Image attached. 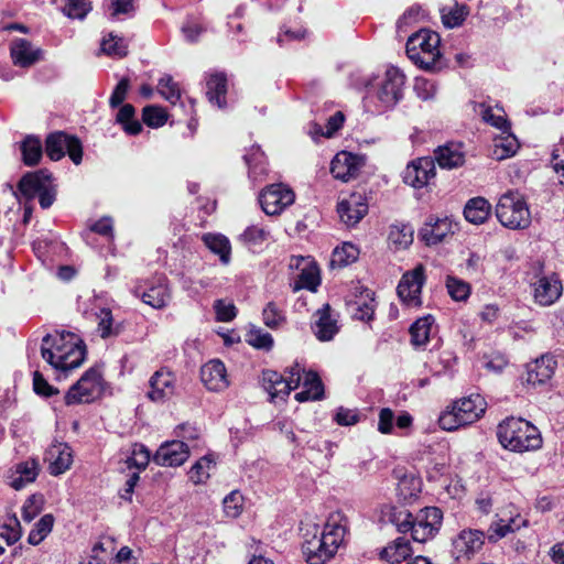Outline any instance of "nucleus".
I'll return each mask as SVG.
<instances>
[{"label":"nucleus","instance_id":"obj_1","mask_svg":"<svg viewBox=\"0 0 564 564\" xmlns=\"http://www.w3.org/2000/svg\"><path fill=\"white\" fill-rule=\"evenodd\" d=\"M41 355L55 370L66 372L84 362L86 346L73 333L46 335L43 338Z\"/></svg>","mask_w":564,"mask_h":564},{"label":"nucleus","instance_id":"obj_2","mask_svg":"<svg viewBox=\"0 0 564 564\" xmlns=\"http://www.w3.org/2000/svg\"><path fill=\"white\" fill-rule=\"evenodd\" d=\"M348 530V519L341 511L332 512L316 542H307L305 555L308 564H325L333 558L345 544Z\"/></svg>","mask_w":564,"mask_h":564},{"label":"nucleus","instance_id":"obj_3","mask_svg":"<svg viewBox=\"0 0 564 564\" xmlns=\"http://www.w3.org/2000/svg\"><path fill=\"white\" fill-rule=\"evenodd\" d=\"M400 533H410L417 543H427L440 532L443 523V512L437 507H425L416 513L406 509L394 510L391 518Z\"/></svg>","mask_w":564,"mask_h":564},{"label":"nucleus","instance_id":"obj_4","mask_svg":"<svg viewBox=\"0 0 564 564\" xmlns=\"http://www.w3.org/2000/svg\"><path fill=\"white\" fill-rule=\"evenodd\" d=\"M497 437L503 448L514 453L536 451L543 445L539 429L517 416H509L498 424Z\"/></svg>","mask_w":564,"mask_h":564},{"label":"nucleus","instance_id":"obj_5","mask_svg":"<svg viewBox=\"0 0 564 564\" xmlns=\"http://www.w3.org/2000/svg\"><path fill=\"white\" fill-rule=\"evenodd\" d=\"M486 408L487 403L480 394L464 397L441 413L438 424L444 431H455L478 421L484 415Z\"/></svg>","mask_w":564,"mask_h":564},{"label":"nucleus","instance_id":"obj_6","mask_svg":"<svg viewBox=\"0 0 564 564\" xmlns=\"http://www.w3.org/2000/svg\"><path fill=\"white\" fill-rule=\"evenodd\" d=\"M441 37L436 32L420 30L412 34L406 42V54L416 65L433 69L441 65Z\"/></svg>","mask_w":564,"mask_h":564},{"label":"nucleus","instance_id":"obj_7","mask_svg":"<svg viewBox=\"0 0 564 564\" xmlns=\"http://www.w3.org/2000/svg\"><path fill=\"white\" fill-rule=\"evenodd\" d=\"M496 216L502 226L510 229L527 228L531 223L527 202L518 192H508L500 197Z\"/></svg>","mask_w":564,"mask_h":564},{"label":"nucleus","instance_id":"obj_8","mask_svg":"<svg viewBox=\"0 0 564 564\" xmlns=\"http://www.w3.org/2000/svg\"><path fill=\"white\" fill-rule=\"evenodd\" d=\"M106 382L100 369L89 368L65 394V403L75 405L91 403L98 400L105 391Z\"/></svg>","mask_w":564,"mask_h":564},{"label":"nucleus","instance_id":"obj_9","mask_svg":"<svg viewBox=\"0 0 564 564\" xmlns=\"http://www.w3.org/2000/svg\"><path fill=\"white\" fill-rule=\"evenodd\" d=\"M259 202L267 215L275 216L283 213L295 202V193L286 184H271L261 191Z\"/></svg>","mask_w":564,"mask_h":564},{"label":"nucleus","instance_id":"obj_10","mask_svg":"<svg viewBox=\"0 0 564 564\" xmlns=\"http://www.w3.org/2000/svg\"><path fill=\"white\" fill-rule=\"evenodd\" d=\"M45 151L50 159L57 161L66 153L78 165L83 159V147L78 138L64 132H55L47 137Z\"/></svg>","mask_w":564,"mask_h":564},{"label":"nucleus","instance_id":"obj_11","mask_svg":"<svg viewBox=\"0 0 564 564\" xmlns=\"http://www.w3.org/2000/svg\"><path fill=\"white\" fill-rule=\"evenodd\" d=\"M425 282V268L423 264L405 272L398 285V295L408 307H420L422 304V288Z\"/></svg>","mask_w":564,"mask_h":564},{"label":"nucleus","instance_id":"obj_12","mask_svg":"<svg viewBox=\"0 0 564 564\" xmlns=\"http://www.w3.org/2000/svg\"><path fill=\"white\" fill-rule=\"evenodd\" d=\"M294 377V389L302 390L295 394L299 402L319 400L324 395V386L318 375L314 371H306L299 364L292 366L289 370Z\"/></svg>","mask_w":564,"mask_h":564},{"label":"nucleus","instance_id":"obj_13","mask_svg":"<svg viewBox=\"0 0 564 564\" xmlns=\"http://www.w3.org/2000/svg\"><path fill=\"white\" fill-rule=\"evenodd\" d=\"M484 543L485 534L482 531L476 529H464L452 540L451 552L456 561H469L481 550Z\"/></svg>","mask_w":564,"mask_h":564},{"label":"nucleus","instance_id":"obj_14","mask_svg":"<svg viewBox=\"0 0 564 564\" xmlns=\"http://www.w3.org/2000/svg\"><path fill=\"white\" fill-rule=\"evenodd\" d=\"M290 269L297 271V279L294 282L293 291L302 289L315 291L319 285V269L312 258L293 257L290 261Z\"/></svg>","mask_w":564,"mask_h":564},{"label":"nucleus","instance_id":"obj_15","mask_svg":"<svg viewBox=\"0 0 564 564\" xmlns=\"http://www.w3.org/2000/svg\"><path fill=\"white\" fill-rule=\"evenodd\" d=\"M533 299L541 306H550L562 295L563 285L556 273L540 274L532 284Z\"/></svg>","mask_w":564,"mask_h":564},{"label":"nucleus","instance_id":"obj_16","mask_svg":"<svg viewBox=\"0 0 564 564\" xmlns=\"http://www.w3.org/2000/svg\"><path fill=\"white\" fill-rule=\"evenodd\" d=\"M340 220L348 227L356 226L368 213V200L362 193H351L337 205Z\"/></svg>","mask_w":564,"mask_h":564},{"label":"nucleus","instance_id":"obj_17","mask_svg":"<svg viewBox=\"0 0 564 564\" xmlns=\"http://www.w3.org/2000/svg\"><path fill=\"white\" fill-rule=\"evenodd\" d=\"M435 177V164L432 158H419L408 164L404 182L414 188L426 186Z\"/></svg>","mask_w":564,"mask_h":564},{"label":"nucleus","instance_id":"obj_18","mask_svg":"<svg viewBox=\"0 0 564 564\" xmlns=\"http://www.w3.org/2000/svg\"><path fill=\"white\" fill-rule=\"evenodd\" d=\"M188 457L189 449L184 442L171 441L159 447L153 460L160 466L176 467L183 465Z\"/></svg>","mask_w":564,"mask_h":564},{"label":"nucleus","instance_id":"obj_19","mask_svg":"<svg viewBox=\"0 0 564 564\" xmlns=\"http://www.w3.org/2000/svg\"><path fill=\"white\" fill-rule=\"evenodd\" d=\"M457 226L451 217H431L421 228L420 235L427 245H437L454 235Z\"/></svg>","mask_w":564,"mask_h":564},{"label":"nucleus","instance_id":"obj_20","mask_svg":"<svg viewBox=\"0 0 564 564\" xmlns=\"http://www.w3.org/2000/svg\"><path fill=\"white\" fill-rule=\"evenodd\" d=\"M364 166V159L349 152H339L332 161L330 172L337 180L347 182L356 177Z\"/></svg>","mask_w":564,"mask_h":564},{"label":"nucleus","instance_id":"obj_21","mask_svg":"<svg viewBox=\"0 0 564 564\" xmlns=\"http://www.w3.org/2000/svg\"><path fill=\"white\" fill-rule=\"evenodd\" d=\"M150 387L149 398L155 402L164 401L175 394L176 378L169 369L161 368L152 376Z\"/></svg>","mask_w":564,"mask_h":564},{"label":"nucleus","instance_id":"obj_22","mask_svg":"<svg viewBox=\"0 0 564 564\" xmlns=\"http://www.w3.org/2000/svg\"><path fill=\"white\" fill-rule=\"evenodd\" d=\"M52 183V175L46 170L25 174L18 184L20 196L31 202Z\"/></svg>","mask_w":564,"mask_h":564},{"label":"nucleus","instance_id":"obj_23","mask_svg":"<svg viewBox=\"0 0 564 564\" xmlns=\"http://www.w3.org/2000/svg\"><path fill=\"white\" fill-rule=\"evenodd\" d=\"M45 459L48 463L50 474L59 476L72 466L73 451L65 443H54L47 448Z\"/></svg>","mask_w":564,"mask_h":564},{"label":"nucleus","instance_id":"obj_24","mask_svg":"<svg viewBox=\"0 0 564 564\" xmlns=\"http://www.w3.org/2000/svg\"><path fill=\"white\" fill-rule=\"evenodd\" d=\"M315 322L312 326L313 333L321 341H328L338 333L339 326L337 319L332 314L329 304H324L315 313Z\"/></svg>","mask_w":564,"mask_h":564},{"label":"nucleus","instance_id":"obj_25","mask_svg":"<svg viewBox=\"0 0 564 564\" xmlns=\"http://www.w3.org/2000/svg\"><path fill=\"white\" fill-rule=\"evenodd\" d=\"M204 386L210 391H223L229 386L227 370L219 360H210L200 369Z\"/></svg>","mask_w":564,"mask_h":564},{"label":"nucleus","instance_id":"obj_26","mask_svg":"<svg viewBox=\"0 0 564 564\" xmlns=\"http://www.w3.org/2000/svg\"><path fill=\"white\" fill-rule=\"evenodd\" d=\"M404 84V76L397 69L387 72V78L382 83L378 94V98L384 108L394 106L402 95V86Z\"/></svg>","mask_w":564,"mask_h":564},{"label":"nucleus","instance_id":"obj_27","mask_svg":"<svg viewBox=\"0 0 564 564\" xmlns=\"http://www.w3.org/2000/svg\"><path fill=\"white\" fill-rule=\"evenodd\" d=\"M294 377L289 373V378L284 379L282 375L265 370L262 372V384L265 391L270 394L271 400L284 399L294 390Z\"/></svg>","mask_w":564,"mask_h":564},{"label":"nucleus","instance_id":"obj_28","mask_svg":"<svg viewBox=\"0 0 564 564\" xmlns=\"http://www.w3.org/2000/svg\"><path fill=\"white\" fill-rule=\"evenodd\" d=\"M413 553L412 545L409 540L403 536L394 539L379 552L380 560L387 564H401Z\"/></svg>","mask_w":564,"mask_h":564},{"label":"nucleus","instance_id":"obj_29","mask_svg":"<svg viewBox=\"0 0 564 564\" xmlns=\"http://www.w3.org/2000/svg\"><path fill=\"white\" fill-rule=\"evenodd\" d=\"M39 471L40 465L34 458L17 464L14 470L10 475V486L15 490H20L25 485L35 481Z\"/></svg>","mask_w":564,"mask_h":564},{"label":"nucleus","instance_id":"obj_30","mask_svg":"<svg viewBox=\"0 0 564 564\" xmlns=\"http://www.w3.org/2000/svg\"><path fill=\"white\" fill-rule=\"evenodd\" d=\"M171 297L167 279L160 276L156 282L141 294L144 304L161 310L167 305Z\"/></svg>","mask_w":564,"mask_h":564},{"label":"nucleus","instance_id":"obj_31","mask_svg":"<svg viewBox=\"0 0 564 564\" xmlns=\"http://www.w3.org/2000/svg\"><path fill=\"white\" fill-rule=\"evenodd\" d=\"M10 51L13 63L21 67H29L42 58V51L24 39L14 41Z\"/></svg>","mask_w":564,"mask_h":564},{"label":"nucleus","instance_id":"obj_32","mask_svg":"<svg viewBox=\"0 0 564 564\" xmlns=\"http://www.w3.org/2000/svg\"><path fill=\"white\" fill-rule=\"evenodd\" d=\"M555 365L556 362L551 357L538 358L528 367L527 381L533 386L545 383L552 378Z\"/></svg>","mask_w":564,"mask_h":564},{"label":"nucleus","instance_id":"obj_33","mask_svg":"<svg viewBox=\"0 0 564 564\" xmlns=\"http://www.w3.org/2000/svg\"><path fill=\"white\" fill-rule=\"evenodd\" d=\"M435 161L442 169H455L465 162V154L458 143H447L435 150Z\"/></svg>","mask_w":564,"mask_h":564},{"label":"nucleus","instance_id":"obj_34","mask_svg":"<svg viewBox=\"0 0 564 564\" xmlns=\"http://www.w3.org/2000/svg\"><path fill=\"white\" fill-rule=\"evenodd\" d=\"M527 523L520 514L514 517L499 518L488 529V540L489 542H497L508 535L511 532L519 530L521 527H524Z\"/></svg>","mask_w":564,"mask_h":564},{"label":"nucleus","instance_id":"obj_35","mask_svg":"<svg viewBox=\"0 0 564 564\" xmlns=\"http://www.w3.org/2000/svg\"><path fill=\"white\" fill-rule=\"evenodd\" d=\"M227 77L224 73L210 74L207 79V97L219 108L226 106Z\"/></svg>","mask_w":564,"mask_h":564},{"label":"nucleus","instance_id":"obj_36","mask_svg":"<svg viewBox=\"0 0 564 564\" xmlns=\"http://www.w3.org/2000/svg\"><path fill=\"white\" fill-rule=\"evenodd\" d=\"M491 206L482 197H475L467 202L464 215L467 221L480 225L484 224L490 216Z\"/></svg>","mask_w":564,"mask_h":564},{"label":"nucleus","instance_id":"obj_37","mask_svg":"<svg viewBox=\"0 0 564 564\" xmlns=\"http://www.w3.org/2000/svg\"><path fill=\"white\" fill-rule=\"evenodd\" d=\"M216 467V459L214 455L208 454L200 457L194 463L188 470V478L194 485L206 484L210 478L212 471Z\"/></svg>","mask_w":564,"mask_h":564},{"label":"nucleus","instance_id":"obj_38","mask_svg":"<svg viewBox=\"0 0 564 564\" xmlns=\"http://www.w3.org/2000/svg\"><path fill=\"white\" fill-rule=\"evenodd\" d=\"M206 247L215 254L219 256L223 263L227 264L230 260L231 246L229 240L220 234H205L202 237Z\"/></svg>","mask_w":564,"mask_h":564},{"label":"nucleus","instance_id":"obj_39","mask_svg":"<svg viewBox=\"0 0 564 564\" xmlns=\"http://www.w3.org/2000/svg\"><path fill=\"white\" fill-rule=\"evenodd\" d=\"M359 248L351 242H343L333 251L330 263L333 267L343 268L357 261Z\"/></svg>","mask_w":564,"mask_h":564},{"label":"nucleus","instance_id":"obj_40","mask_svg":"<svg viewBox=\"0 0 564 564\" xmlns=\"http://www.w3.org/2000/svg\"><path fill=\"white\" fill-rule=\"evenodd\" d=\"M170 118L167 110L159 105H148L142 109V121L152 129L163 127Z\"/></svg>","mask_w":564,"mask_h":564},{"label":"nucleus","instance_id":"obj_41","mask_svg":"<svg viewBox=\"0 0 564 564\" xmlns=\"http://www.w3.org/2000/svg\"><path fill=\"white\" fill-rule=\"evenodd\" d=\"M135 110L132 105H123L116 117L118 123H120L123 130L128 134H139L142 131V124L134 118Z\"/></svg>","mask_w":564,"mask_h":564},{"label":"nucleus","instance_id":"obj_42","mask_svg":"<svg viewBox=\"0 0 564 564\" xmlns=\"http://www.w3.org/2000/svg\"><path fill=\"white\" fill-rule=\"evenodd\" d=\"M434 323V318L432 315H426L421 318H417L411 326L410 333L412 337V343L416 346L424 345L429 341L430 334L432 330V326Z\"/></svg>","mask_w":564,"mask_h":564},{"label":"nucleus","instance_id":"obj_43","mask_svg":"<svg viewBox=\"0 0 564 564\" xmlns=\"http://www.w3.org/2000/svg\"><path fill=\"white\" fill-rule=\"evenodd\" d=\"M518 149L519 143L513 135H501L495 139L492 155L497 160H505L514 155Z\"/></svg>","mask_w":564,"mask_h":564},{"label":"nucleus","instance_id":"obj_44","mask_svg":"<svg viewBox=\"0 0 564 564\" xmlns=\"http://www.w3.org/2000/svg\"><path fill=\"white\" fill-rule=\"evenodd\" d=\"M398 494L401 499L409 501L419 496L421 492V481L414 475H402L398 481Z\"/></svg>","mask_w":564,"mask_h":564},{"label":"nucleus","instance_id":"obj_45","mask_svg":"<svg viewBox=\"0 0 564 564\" xmlns=\"http://www.w3.org/2000/svg\"><path fill=\"white\" fill-rule=\"evenodd\" d=\"M389 242L395 249H404L413 241V232L408 225H393L388 235Z\"/></svg>","mask_w":564,"mask_h":564},{"label":"nucleus","instance_id":"obj_46","mask_svg":"<svg viewBox=\"0 0 564 564\" xmlns=\"http://www.w3.org/2000/svg\"><path fill=\"white\" fill-rule=\"evenodd\" d=\"M100 50L112 58H122L128 54V45L124 40L111 33L102 40Z\"/></svg>","mask_w":564,"mask_h":564},{"label":"nucleus","instance_id":"obj_47","mask_svg":"<svg viewBox=\"0 0 564 564\" xmlns=\"http://www.w3.org/2000/svg\"><path fill=\"white\" fill-rule=\"evenodd\" d=\"M55 519L52 514L43 516L29 533L28 542L32 545H39L51 533Z\"/></svg>","mask_w":564,"mask_h":564},{"label":"nucleus","instance_id":"obj_48","mask_svg":"<svg viewBox=\"0 0 564 564\" xmlns=\"http://www.w3.org/2000/svg\"><path fill=\"white\" fill-rule=\"evenodd\" d=\"M158 93L172 105L177 104L182 97L181 88L171 75H164L159 80Z\"/></svg>","mask_w":564,"mask_h":564},{"label":"nucleus","instance_id":"obj_49","mask_svg":"<svg viewBox=\"0 0 564 564\" xmlns=\"http://www.w3.org/2000/svg\"><path fill=\"white\" fill-rule=\"evenodd\" d=\"M22 160L26 165H35L42 158V145L39 139L28 137L21 144Z\"/></svg>","mask_w":564,"mask_h":564},{"label":"nucleus","instance_id":"obj_50","mask_svg":"<svg viewBox=\"0 0 564 564\" xmlns=\"http://www.w3.org/2000/svg\"><path fill=\"white\" fill-rule=\"evenodd\" d=\"M446 289L449 296L456 302L467 301L471 292V286L469 283L453 275H447Z\"/></svg>","mask_w":564,"mask_h":564},{"label":"nucleus","instance_id":"obj_51","mask_svg":"<svg viewBox=\"0 0 564 564\" xmlns=\"http://www.w3.org/2000/svg\"><path fill=\"white\" fill-rule=\"evenodd\" d=\"M442 21L447 28L459 26L468 15V9L464 4H455L453 7L443 8Z\"/></svg>","mask_w":564,"mask_h":564},{"label":"nucleus","instance_id":"obj_52","mask_svg":"<svg viewBox=\"0 0 564 564\" xmlns=\"http://www.w3.org/2000/svg\"><path fill=\"white\" fill-rule=\"evenodd\" d=\"M63 12L70 19H84L91 10L89 0H64Z\"/></svg>","mask_w":564,"mask_h":564},{"label":"nucleus","instance_id":"obj_53","mask_svg":"<svg viewBox=\"0 0 564 564\" xmlns=\"http://www.w3.org/2000/svg\"><path fill=\"white\" fill-rule=\"evenodd\" d=\"M97 317L99 321L98 330L100 332L101 337L107 338L109 336L117 335L120 332V325L113 324V317L110 310H100Z\"/></svg>","mask_w":564,"mask_h":564},{"label":"nucleus","instance_id":"obj_54","mask_svg":"<svg viewBox=\"0 0 564 564\" xmlns=\"http://www.w3.org/2000/svg\"><path fill=\"white\" fill-rule=\"evenodd\" d=\"M247 343L257 349L270 350L273 346V338L269 333L252 328L247 334Z\"/></svg>","mask_w":564,"mask_h":564},{"label":"nucleus","instance_id":"obj_55","mask_svg":"<svg viewBox=\"0 0 564 564\" xmlns=\"http://www.w3.org/2000/svg\"><path fill=\"white\" fill-rule=\"evenodd\" d=\"M44 506V499L42 496L32 495L30 496L22 507V518L26 522H31L37 517Z\"/></svg>","mask_w":564,"mask_h":564},{"label":"nucleus","instance_id":"obj_56","mask_svg":"<svg viewBox=\"0 0 564 564\" xmlns=\"http://www.w3.org/2000/svg\"><path fill=\"white\" fill-rule=\"evenodd\" d=\"M150 462L149 449L141 444H135L132 448L131 455L127 459L128 466L135 467L137 469H144Z\"/></svg>","mask_w":564,"mask_h":564},{"label":"nucleus","instance_id":"obj_57","mask_svg":"<svg viewBox=\"0 0 564 564\" xmlns=\"http://www.w3.org/2000/svg\"><path fill=\"white\" fill-rule=\"evenodd\" d=\"M1 536L6 539L9 544H13L22 536V529L15 516L8 519L2 527Z\"/></svg>","mask_w":564,"mask_h":564},{"label":"nucleus","instance_id":"obj_58","mask_svg":"<svg viewBox=\"0 0 564 564\" xmlns=\"http://www.w3.org/2000/svg\"><path fill=\"white\" fill-rule=\"evenodd\" d=\"M263 322L268 327L276 328L285 322V316L274 303H269L263 310Z\"/></svg>","mask_w":564,"mask_h":564},{"label":"nucleus","instance_id":"obj_59","mask_svg":"<svg viewBox=\"0 0 564 564\" xmlns=\"http://www.w3.org/2000/svg\"><path fill=\"white\" fill-rule=\"evenodd\" d=\"M224 510L228 517L237 518L242 511V497L238 491L230 492L224 499Z\"/></svg>","mask_w":564,"mask_h":564},{"label":"nucleus","instance_id":"obj_60","mask_svg":"<svg viewBox=\"0 0 564 564\" xmlns=\"http://www.w3.org/2000/svg\"><path fill=\"white\" fill-rule=\"evenodd\" d=\"M129 88H130L129 78L122 77L119 80V83L116 85V87L110 96V99H109V104L112 108H117L118 106H120L123 102V100L126 99L127 94L129 91Z\"/></svg>","mask_w":564,"mask_h":564},{"label":"nucleus","instance_id":"obj_61","mask_svg":"<svg viewBox=\"0 0 564 564\" xmlns=\"http://www.w3.org/2000/svg\"><path fill=\"white\" fill-rule=\"evenodd\" d=\"M216 318L219 322H230L236 317V307L232 303H227L224 300L215 302Z\"/></svg>","mask_w":564,"mask_h":564},{"label":"nucleus","instance_id":"obj_62","mask_svg":"<svg viewBox=\"0 0 564 564\" xmlns=\"http://www.w3.org/2000/svg\"><path fill=\"white\" fill-rule=\"evenodd\" d=\"M356 317L361 321H369L375 313V299L368 293L366 300L356 302Z\"/></svg>","mask_w":564,"mask_h":564},{"label":"nucleus","instance_id":"obj_63","mask_svg":"<svg viewBox=\"0 0 564 564\" xmlns=\"http://www.w3.org/2000/svg\"><path fill=\"white\" fill-rule=\"evenodd\" d=\"M33 387L34 391L43 397H51L58 393V390L48 384L39 371L33 373Z\"/></svg>","mask_w":564,"mask_h":564},{"label":"nucleus","instance_id":"obj_64","mask_svg":"<svg viewBox=\"0 0 564 564\" xmlns=\"http://www.w3.org/2000/svg\"><path fill=\"white\" fill-rule=\"evenodd\" d=\"M554 171L561 176V184L564 186V144L555 147L551 160Z\"/></svg>","mask_w":564,"mask_h":564}]
</instances>
